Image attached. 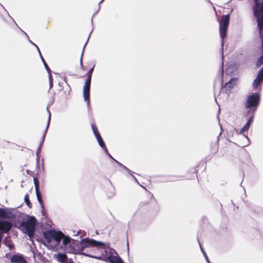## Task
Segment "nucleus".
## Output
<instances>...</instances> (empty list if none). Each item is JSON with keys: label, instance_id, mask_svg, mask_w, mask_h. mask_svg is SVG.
<instances>
[{"label": "nucleus", "instance_id": "1", "mask_svg": "<svg viewBox=\"0 0 263 263\" xmlns=\"http://www.w3.org/2000/svg\"><path fill=\"white\" fill-rule=\"evenodd\" d=\"M36 219L33 216H31L26 221H22L20 227L24 232L28 235L30 238H32L35 231Z\"/></svg>", "mask_w": 263, "mask_h": 263}, {"label": "nucleus", "instance_id": "2", "mask_svg": "<svg viewBox=\"0 0 263 263\" xmlns=\"http://www.w3.org/2000/svg\"><path fill=\"white\" fill-rule=\"evenodd\" d=\"M157 206V201L153 194L148 192L145 198L139 205L140 209L143 211H149L154 209Z\"/></svg>", "mask_w": 263, "mask_h": 263}, {"label": "nucleus", "instance_id": "3", "mask_svg": "<svg viewBox=\"0 0 263 263\" xmlns=\"http://www.w3.org/2000/svg\"><path fill=\"white\" fill-rule=\"evenodd\" d=\"M95 65L92 64L86 74L87 79L83 86V92L84 99L85 101H88V103H89L90 84L92 74Z\"/></svg>", "mask_w": 263, "mask_h": 263}, {"label": "nucleus", "instance_id": "4", "mask_svg": "<svg viewBox=\"0 0 263 263\" xmlns=\"http://www.w3.org/2000/svg\"><path fill=\"white\" fill-rule=\"evenodd\" d=\"M84 250L82 239L81 241L73 240L67 248V252L73 254H81Z\"/></svg>", "mask_w": 263, "mask_h": 263}, {"label": "nucleus", "instance_id": "5", "mask_svg": "<svg viewBox=\"0 0 263 263\" xmlns=\"http://www.w3.org/2000/svg\"><path fill=\"white\" fill-rule=\"evenodd\" d=\"M229 21V14L222 15L221 20L219 21V33L222 41L226 37Z\"/></svg>", "mask_w": 263, "mask_h": 263}, {"label": "nucleus", "instance_id": "6", "mask_svg": "<svg viewBox=\"0 0 263 263\" xmlns=\"http://www.w3.org/2000/svg\"><path fill=\"white\" fill-rule=\"evenodd\" d=\"M259 100L260 95L259 93H252L249 95L246 98L245 107L252 108L254 112L259 104Z\"/></svg>", "mask_w": 263, "mask_h": 263}, {"label": "nucleus", "instance_id": "7", "mask_svg": "<svg viewBox=\"0 0 263 263\" xmlns=\"http://www.w3.org/2000/svg\"><path fill=\"white\" fill-rule=\"evenodd\" d=\"M84 249L89 247H94L101 249H105V244L103 242L95 240L93 239L85 238L82 239Z\"/></svg>", "mask_w": 263, "mask_h": 263}, {"label": "nucleus", "instance_id": "8", "mask_svg": "<svg viewBox=\"0 0 263 263\" xmlns=\"http://www.w3.org/2000/svg\"><path fill=\"white\" fill-rule=\"evenodd\" d=\"M54 258L60 263H74L71 258H68L65 253H58L54 255Z\"/></svg>", "mask_w": 263, "mask_h": 263}, {"label": "nucleus", "instance_id": "9", "mask_svg": "<svg viewBox=\"0 0 263 263\" xmlns=\"http://www.w3.org/2000/svg\"><path fill=\"white\" fill-rule=\"evenodd\" d=\"M33 182L35 186V193L37 200L39 202L42 209H44V202L42 199L41 194L39 189V182L36 177L33 178Z\"/></svg>", "mask_w": 263, "mask_h": 263}, {"label": "nucleus", "instance_id": "10", "mask_svg": "<svg viewBox=\"0 0 263 263\" xmlns=\"http://www.w3.org/2000/svg\"><path fill=\"white\" fill-rule=\"evenodd\" d=\"M12 223L9 221L0 220V233H8L12 228Z\"/></svg>", "mask_w": 263, "mask_h": 263}, {"label": "nucleus", "instance_id": "11", "mask_svg": "<svg viewBox=\"0 0 263 263\" xmlns=\"http://www.w3.org/2000/svg\"><path fill=\"white\" fill-rule=\"evenodd\" d=\"M11 263H27L24 256L20 254H14L10 258Z\"/></svg>", "mask_w": 263, "mask_h": 263}, {"label": "nucleus", "instance_id": "12", "mask_svg": "<svg viewBox=\"0 0 263 263\" xmlns=\"http://www.w3.org/2000/svg\"><path fill=\"white\" fill-rule=\"evenodd\" d=\"M263 81V67L259 71L256 78L253 83V87L256 89Z\"/></svg>", "mask_w": 263, "mask_h": 263}, {"label": "nucleus", "instance_id": "13", "mask_svg": "<svg viewBox=\"0 0 263 263\" xmlns=\"http://www.w3.org/2000/svg\"><path fill=\"white\" fill-rule=\"evenodd\" d=\"M253 116H252L249 120L247 121V122L246 123V124L241 128L240 130H236V133L237 134H240L242 135L245 133V132H247L249 130L250 125L251 123L253 121Z\"/></svg>", "mask_w": 263, "mask_h": 263}, {"label": "nucleus", "instance_id": "14", "mask_svg": "<svg viewBox=\"0 0 263 263\" xmlns=\"http://www.w3.org/2000/svg\"><path fill=\"white\" fill-rule=\"evenodd\" d=\"M13 214L7 209L0 208V218L9 219L12 218Z\"/></svg>", "mask_w": 263, "mask_h": 263}, {"label": "nucleus", "instance_id": "15", "mask_svg": "<svg viewBox=\"0 0 263 263\" xmlns=\"http://www.w3.org/2000/svg\"><path fill=\"white\" fill-rule=\"evenodd\" d=\"M54 232V230H50L43 233V236L48 243H50L53 240Z\"/></svg>", "mask_w": 263, "mask_h": 263}, {"label": "nucleus", "instance_id": "16", "mask_svg": "<svg viewBox=\"0 0 263 263\" xmlns=\"http://www.w3.org/2000/svg\"><path fill=\"white\" fill-rule=\"evenodd\" d=\"M106 261L110 263H124L120 257L113 255L106 257Z\"/></svg>", "mask_w": 263, "mask_h": 263}, {"label": "nucleus", "instance_id": "17", "mask_svg": "<svg viewBox=\"0 0 263 263\" xmlns=\"http://www.w3.org/2000/svg\"><path fill=\"white\" fill-rule=\"evenodd\" d=\"M63 237H64V234L62 232L54 230L53 239L57 242L58 243L61 241Z\"/></svg>", "mask_w": 263, "mask_h": 263}, {"label": "nucleus", "instance_id": "18", "mask_svg": "<svg viewBox=\"0 0 263 263\" xmlns=\"http://www.w3.org/2000/svg\"><path fill=\"white\" fill-rule=\"evenodd\" d=\"M98 141V143L100 145V146L102 147L103 148L105 149V151L107 153H108V151H107V149L106 147V146H105V144L103 140V139H102L101 138V135H98V136L96 137Z\"/></svg>", "mask_w": 263, "mask_h": 263}, {"label": "nucleus", "instance_id": "19", "mask_svg": "<svg viewBox=\"0 0 263 263\" xmlns=\"http://www.w3.org/2000/svg\"><path fill=\"white\" fill-rule=\"evenodd\" d=\"M37 48L39 51V53H40V56H41V58L42 59V61L44 64V65L45 66V68H46V70L48 72H51L50 69L49 68V66H48L47 63L46 62L45 60H44V59L43 58V57H42L40 51V50L39 49V48L37 47Z\"/></svg>", "mask_w": 263, "mask_h": 263}, {"label": "nucleus", "instance_id": "20", "mask_svg": "<svg viewBox=\"0 0 263 263\" xmlns=\"http://www.w3.org/2000/svg\"><path fill=\"white\" fill-rule=\"evenodd\" d=\"M24 201L28 208H32V204L29 200V195L28 194L25 195Z\"/></svg>", "mask_w": 263, "mask_h": 263}, {"label": "nucleus", "instance_id": "21", "mask_svg": "<svg viewBox=\"0 0 263 263\" xmlns=\"http://www.w3.org/2000/svg\"><path fill=\"white\" fill-rule=\"evenodd\" d=\"M9 26V24L6 22L2 17H0V27L3 28H7Z\"/></svg>", "mask_w": 263, "mask_h": 263}, {"label": "nucleus", "instance_id": "22", "mask_svg": "<svg viewBox=\"0 0 263 263\" xmlns=\"http://www.w3.org/2000/svg\"><path fill=\"white\" fill-rule=\"evenodd\" d=\"M242 138L244 139V140L245 141V142L244 143H240V145L242 147L246 146H247L248 145H249L250 141H249V139L248 137L247 136L243 135Z\"/></svg>", "mask_w": 263, "mask_h": 263}, {"label": "nucleus", "instance_id": "23", "mask_svg": "<svg viewBox=\"0 0 263 263\" xmlns=\"http://www.w3.org/2000/svg\"><path fill=\"white\" fill-rule=\"evenodd\" d=\"M91 128L96 137L100 135L98 130L97 127L95 123L91 124Z\"/></svg>", "mask_w": 263, "mask_h": 263}, {"label": "nucleus", "instance_id": "24", "mask_svg": "<svg viewBox=\"0 0 263 263\" xmlns=\"http://www.w3.org/2000/svg\"><path fill=\"white\" fill-rule=\"evenodd\" d=\"M63 243L64 245L66 246L68 243H70V239L69 237L66 236L64 235V237H63Z\"/></svg>", "mask_w": 263, "mask_h": 263}, {"label": "nucleus", "instance_id": "25", "mask_svg": "<svg viewBox=\"0 0 263 263\" xmlns=\"http://www.w3.org/2000/svg\"><path fill=\"white\" fill-rule=\"evenodd\" d=\"M48 74H49V82H50V88H51L52 87V84H53L52 76V74H51V72H48Z\"/></svg>", "mask_w": 263, "mask_h": 263}, {"label": "nucleus", "instance_id": "26", "mask_svg": "<svg viewBox=\"0 0 263 263\" xmlns=\"http://www.w3.org/2000/svg\"><path fill=\"white\" fill-rule=\"evenodd\" d=\"M114 160L116 161V162L118 164V165L122 166L124 168L125 170H128V169L125 166H124L123 164H122L121 163L118 162V161L114 159Z\"/></svg>", "mask_w": 263, "mask_h": 263}, {"label": "nucleus", "instance_id": "27", "mask_svg": "<svg viewBox=\"0 0 263 263\" xmlns=\"http://www.w3.org/2000/svg\"><path fill=\"white\" fill-rule=\"evenodd\" d=\"M50 118V117H49L48 121V123H47V126H46V130H45V134H44V138L45 137V135H46V132H47V129L48 128V127L49 126Z\"/></svg>", "mask_w": 263, "mask_h": 263}, {"label": "nucleus", "instance_id": "28", "mask_svg": "<svg viewBox=\"0 0 263 263\" xmlns=\"http://www.w3.org/2000/svg\"><path fill=\"white\" fill-rule=\"evenodd\" d=\"M81 68H82V69L84 70V71H86L87 70V68H85V67H84L83 64H82V60H81Z\"/></svg>", "mask_w": 263, "mask_h": 263}, {"label": "nucleus", "instance_id": "29", "mask_svg": "<svg viewBox=\"0 0 263 263\" xmlns=\"http://www.w3.org/2000/svg\"><path fill=\"white\" fill-rule=\"evenodd\" d=\"M225 87L226 88H229L230 87V81L226 83L225 84Z\"/></svg>", "mask_w": 263, "mask_h": 263}, {"label": "nucleus", "instance_id": "30", "mask_svg": "<svg viewBox=\"0 0 263 263\" xmlns=\"http://www.w3.org/2000/svg\"><path fill=\"white\" fill-rule=\"evenodd\" d=\"M197 171L195 170L194 171L193 173V177H195V176H197Z\"/></svg>", "mask_w": 263, "mask_h": 263}, {"label": "nucleus", "instance_id": "31", "mask_svg": "<svg viewBox=\"0 0 263 263\" xmlns=\"http://www.w3.org/2000/svg\"><path fill=\"white\" fill-rule=\"evenodd\" d=\"M92 257H94V258H101V256H92Z\"/></svg>", "mask_w": 263, "mask_h": 263}, {"label": "nucleus", "instance_id": "32", "mask_svg": "<svg viewBox=\"0 0 263 263\" xmlns=\"http://www.w3.org/2000/svg\"><path fill=\"white\" fill-rule=\"evenodd\" d=\"M206 260H207L208 262V263H211V262H210L209 260L208 259V257H206Z\"/></svg>", "mask_w": 263, "mask_h": 263}, {"label": "nucleus", "instance_id": "33", "mask_svg": "<svg viewBox=\"0 0 263 263\" xmlns=\"http://www.w3.org/2000/svg\"><path fill=\"white\" fill-rule=\"evenodd\" d=\"M0 7L3 8V6L0 4Z\"/></svg>", "mask_w": 263, "mask_h": 263}, {"label": "nucleus", "instance_id": "34", "mask_svg": "<svg viewBox=\"0 0 263 263\" xmlns=\"http://www.w3.org/2000/svg\"><path fill=\"white\" fill-rule=\"evenodd\" d=\"M234 81L235 82H236V81H237V79H235L234 80Z\"/></svg>", "mask_w": 263, "mask_h": 263}, {"label": "nucleus", "instance_id": "35", "mask_svg": "<svg viewBox=\"0 0 263 263\" xmlns=\"http://www.w3.org/2000/svg\"><path fill=\"white\" fill-rule=\"evenodd\" d=\"M104 0H101V1L100 2V3H102Z\"/></svg>", "mask_w": 263, "mask_h": 263}, {"label": "nucleus", "instance_id": "36", "mask_svg": "<svg viewBox=\"0 0 263 263\" xmlns=\"http://www.w3.org/2000/svg\"><path fill=\"white\" fill-rule=\"evenodd\" d=\"M110 157L112 158L111 156H110L109 154H108Z\"/></svg>", "mask_w": 263, "mask_h": 263}, {"label": "nucleus", "instance_id": "37", "mask_svg": "<svg viewBox=\"0 0 263 263\" xmlns=\"http://www.w3.org/2000/svg\"><path fill=\"white\" fill-rule=\"evenodd\" d=\"M232 80H231V84L232 83Z\"/></svg>", "mask_w": 263, "mask_h": 263}]
</instances>
